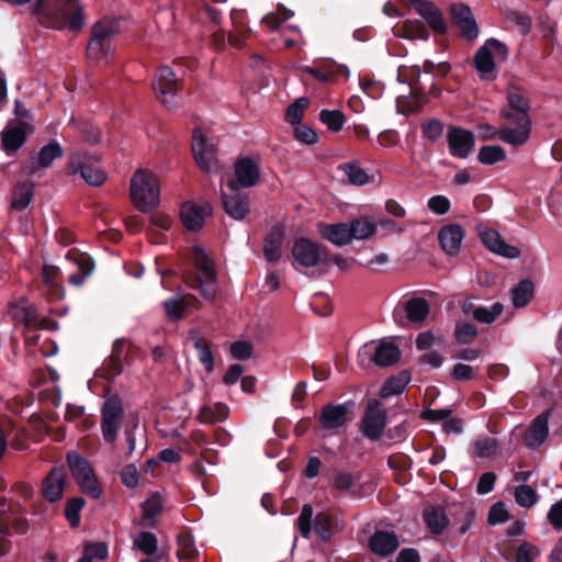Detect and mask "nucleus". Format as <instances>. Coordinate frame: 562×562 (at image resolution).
Returning <instances> with one entry per match:
<instances>
[{
  "label": "nucleus",
  "mask_w": 562,
  "mask_h": 562,
  "mask_svg": "<svg viewBox=\"0 0 562 562\" xmlns=\"http://www.w3.org/2000/svg\"><path fill=\"white\" fill-rule=\"evenodd\" d=\"M34 13L48 27L78 31L85 23L79 0H36Z\"/></svg>",
  "instance_id": "f257e3e1"
},
{
  "label": "nucleus",
  "mask_w": 562,
  "mask_h": 562,
  "mask_svg": "<svg viewBox=\"0 0 562 562\" xmlns=\"http://www.w3.org/2000/svg\"><path fill=\"white\" fill-rule=\"evenodd\" d=\"M130 196L133 205L142 212L156 209L160 202V183L155 173L138 169L131 179Z\"/></svg>",
  "instance_id": "f03ea898"
},
{
  "label": "nucleus",
  "mask_w": 562,
  "mask_h": 562,
  "mask_svg": "<svg viewBox=\"0 0 562 562\" xmlns=\"http://www.w3.org/2000/svg\"><path fill=\"white\" fill-rule=\"evenodd\" d=\"M192 260L194 272L188 279V284L198 289L201 294L209 301L215 299L216 273L213 260L199 246L192 248Z\"/></svg>",
  "instance_id": "7ed1b4c3"
},
{
  "label": "nucleus",
  "mask_w": 562,
  "mask_h": 562,
  "mask_svg": "<svg viewBox=\"0 0 562 562\" xmlns=\"http://www.w3.org/2000/svg\"><path fill=\"white\" fill-rule=\"evenodd\" d=\"M69 170L80 177L90 186L99 187L108 179V173L101 165L99 157L76 151L70 155Z\"/></svg>",
  "instance_id": "20e7f679"
},
{
  "label": "nucleus",
  "mask_w": 562,
  "mask_h": 562,
  "mask_svg": "<svg viewBox=\"0 0 562 562\" xmlns=\"http://www.w3.org/2000/svg\"><path fill=\"white\" fill-rule=\"evenodd\" d=\"M67 462L71 475L80 490L94 499L99 498L102 494V490L89 461L79 453L72 451L67 454Z\"/></svg>",
  "instance_id": "39448f33"
},
{
  "label": "nucleus",
  "mask_w": 562,
  "mask_h": 562,
  "mask_svg": "<svg viewBox=\"0 0 562 562\" xmlns=\"http://www.w3.org/2000/svg\"><path fill=\"white\" fill-rule=\"evenodd\" d=\"M401 351L392 342L373 341L364 344L358 351V363L362 368L369 367L372 362L379 367H389L400 360Z\"/></svg>",
  "instance_id": "423d86ee"
},
{
  "label": "nucleus",
  "mask_w": 562,
  "mask_h": 562,
  "mask_svg": "<svg viewBox=\"0 0 562 562\" xmlns=\"http://www.w3.org/2000/svg\"><path fill=\"white\" fill-rule=\"evenodd\" d=\"M119 31V22L115 19L106 18L95 23L87 47L89 58L99 60L108 56L112 38Z\"/></svg>",
  "instance_id": "0eeeda50"
},
{
  "label": "nucleus",
  "mask_w": 562,
  "mask_h": 562,
  "mask_svg": "<svg viewBox=\"0 0 562 562\" xmlns=\"http://www.w3.org/2000/svg\"><path fill=\"white\" fill-rule=\"evenodd\" d=\"M153 89L161 104L166 108L173 109L177 106V93L180 87L179 81L170 67L162 66L157 69L153 81Z\"/></svg>",
  "instance_id": "6e6552de"
},
{
  "label": "nucleus",
  "mask_w": 562,
  "mask_h": 562,
  "mask_svg": "<svg viewBox=\"0 0 562 562\" xmlns=\"http://www.w3.org/2000/svg\"><path fill=\"white\" fill-rule=\"evenodd\" d=\"M101 430L105 441L114 442L121 429L124 408L117 397L108 398L101 409Z\"/></svg>",
  "instance_id": "1a4fd4ad"
},
{
  "label": "nucleus",
  "mask_w": 562,
  "mask_h": 562,
  "mask_svg": "<svg viewBox=\"0 0 562 562\" xmlns=\"http://www.w3.org/2000/svg\"><path fill=\"white\" fill-rule=\"evenodd\" d=\"M234 179H228L226 182L227 188L235 192L239 188L255 187L260 177V169L258 164L248 157L239 158L234 165Z\"/></svg>",
  "instance_id": "9d476101"
},
{
  "label": "nucleus",
  "mask_w": 562,
  "mask_h": 562,
  "mask_svg": "<svg viewBox=\"0 0 562 562\" xmlns=\"http://www.w3.org/2000/svg\"><path fill=\"white\" fill-rule=\"evenodd\" d=\"M508 106L501 112L508 122L530 121V103L527 93L517 86H509L507 91Z\"/></svg>",
  "instance_id": "9b49d317"
},
{
  "label": "nucleus",
  "mask_w": 562,
  "mask_h": 562,
  "mask_svg": "<svg viewBox=\"0 0 562 562\" xmlns=\"http://www.w3.org/2000/svg\"><path fill=\"white\" fill-rule=\"evenodd\" d=\"M386 416L387 413L384 406L376 400H370L361 423L364 437L373 440L379 439L385 428Z\"/></svg>",
  "instance_id": "f8f14e48"
},
{
  "label": "nucleus",
  "mask_w": 562,
  "mask_h": 562,
  "mask_svg": "<svg viewBox=\"0 0 562 562\" xmlns=\"http://www.w3.org/2000/svg\"><path fill=\"white\" fill-rule=\"evenodd\" d=\"M507 55L506 46L496 41H487L476 53L474 64L476 70L484 78H488L494 70V60L504 59Z\"/></svg>",
  "instance_id": "ddd939ff"
},
{
  "label": "nucleus",
  "mask_w": 562,
  "mask_h": 562,
  "mask_svg": "<svg viewBox=\"0 0 562 562\" xmlns=\"http://www.w3.org/2000/svg\"><path fill=\"white\" fill-rule=\"evenodd\" d=\"M192 151L198 166L204 171H213L217 167L216 147L195 128L192 136Z\"/></svg>",
  "instance_id": "4468645a"
},
{
  "label": "nucleus",
  "mask_w": 562,
  "mask_h": 562,
  "mask_svg": "<svg viewBox=\"0 0 562 562\" xmlns=\"http://www.w3.org/2000/svg\"><path fill=\"white\" fill-rule=\"evenodd\" d=\"M451 156L465 159L472 153L475 138L472 132L460 127H451L447 134Z\"/></svg>",
  "instance_id": "2eb2a0df"
},
{
  "label": "nucleus",
  "mask_w": 562,
  "mask_h": 562,
  "mask_svg": "<svg viewBox=\"0 0 562 562\" xmlns=\"http://www.w3.org/2000/svg\"><path fill=\"white\" fill-rule=\"evenodd\" d=\"M63 154V147L57 142H50L43 146L37 155L30 158V160L23 166V171L29 176L34 175L40 169L48 168L53 161L60 158Z\"/></svg>",
  "instance_id": "dca6fc26"
},
{
  "label": "nucleus",
  "mask_w": 562,
  "mask_h": 562,
  "mask_svg": "<svg viewBox=\"0 0 562 562\" xmlns=\"http://www.w3.org/2000/svg\"><path fill=\"white\" fill-rule=\"evenodd\" d=\"M480 238L485 247L504 258L516 259L520 256V250L516 246H512L505 243L501 237L499 233L492 228H485L480 232Z\"/></svg>",
  "instance_id": "f3484780"
},
{
  "label": "nucleus",
  "mask_w": 562,
  "mask_h": 562,
  "mask_svg": "<svg viewBox=\"0 0 562 562\" xmlns=\"http://www.w3.org/2000/svg\"><path fill=\"white\" fill-rule=\"evenodd\" d=\"M292 255L294 258V266L311 268L315 267L321 261V248L314 241L307 238H300L295 240L292 247Z\"/></svg>",
  "instance_id": "a211bd4d"
},
{
  "label": "nucleus",
  "mask_w": 562,
  "mask_h": 562,
  "mask_svg": "<svg viewBox=\"0 0 562 562\" xmlns=\"http://www.w3.org/2000/svg\"><path fill=\"white\" fill-rule=\"evenodd\" d=\"M211 212L212 207L206 202L203 204L187 202L181 206L180 217L188 229L196 231L204 225L205 218Z\"/></svg>",
  "instance_id": "6ab92c4d"
},
{
  "label": "nucleus",
  "mask_w": 562,
  "mask_h": 562,
  "mask_svg": "<svg viewBox=\"0 0 562 562\" xmlns=\"http://www.w3.org/2000/svg\"><path fill=\"white\" fill-rule=\"evenodd\" d=\"M408 5L413 8L427 24L438 33H445L447 30L442 14L431 2L425 0H409Z\"/></svg>",
  "instance_id": "aec40b11"
},
{
  "label": "nucleus",
  "mask_w": 562,
  "mask_h": 562,
  "mask_svg": "<svg viewBox=\"0 0 562 562\" xmlns=\"http://www.w3.org/2000/svg\"><path fill=\"white\" fill-rule=\"evenodd\" d=\"M451 15L453 23L464 37L473 40L477 36V25L469 7L456 3L451 7Z\"/></svg>",
  "instance_id": "412c9836"
},
{
  "label": "nucleus",
  "mask_w": 562,
  "mask_h": 562,
  "mask_svg": "<svg viewBox=\"0 0 562 562\" xmlns=\"http://www.w3.org/2000/svg\"><path fill=\"white\" fill-rule=\"evenodd\" d=\"M464 232L458 224H448L438 233V239L442 250L448 256H456L460 251Z\"/></svg>",
  "instance_id": "4be33fe9"
},
{
  "label": "nucleus",
  "mask_w": 562,
  "mask_h": 562,
  "mask_svg": "<svg viewBox=\"0 0 562 562\" xmlns=\"http://www.w3.org/2000/svg\"><path fill=\"white\" fill-rule=\"evenodd\" d=\"M26 123L8 124L1 133L2 147L7 153H15L26 140Z\"/></svg>",
  "instance_id": "5701e85b"
},
{
  "label": "nucleus",
  "mask_w": 562,
  "mask_h": 562,
  "mask_svg": "<svg viewBox=\"0 0 562 562\" xmlns=\"http://www.w3.org/2000/svg\"><path fill=\"white\" fill-rule=\"evenodd\" d=\"M516 127H501L499 139L514 147L525 145L530 137L531 121L513 122Z\"/></svg>",
  "instance_id": "b1692460"
},
{
  "label": "nucleus",
  "mask_w": 562,
  "mask_h": 562,
  "mask_svg": "<svg viewBox=\"0 0 562 562\" xmlns=\"http://www.w3.org/2000/svg\"><path fill=\"white\" fill-rule=\"evenodd\" d=\"M65 472L63 468L54 467L43 482L42 493L49 502L59 499L64 493Z\"/></svg>",
  "instance_id": "393cba45"
},
{
  "label": "nucleus",
  "mask_w": 562,
  "mask_h": 562,
  "mask_svg": "<svg viewBox=\"0 0 562 562\" xmlns=\"http://www.w3.org/2000/svg\"><path fill=\"white\" fill-rule=\"evenodd\" d=\"M549 413L544 412L540 414L528 428L525 435V443L529 448H538L541 446L549 434Z\"/></svg>",
  "instance_id": "a878e982"
},
{
  "label": "nucleus",
  "mask_w": 562,
  "mask_h": 562,
  "mask_svg": "<svg viewBox=\"0 0 562 562\" xmlns=\"http://www.w3.org/2000/svg\"><path fill=\"white\" fill-rule=\"evenodd\" d=\"M224 210L232 218L241 221L249 213V200L246 194L233 192L232 195L222 193Z\"/></svg>",
  "instance_id": "bb28decb"
},
{
  "label": "nucleus",
  "mask_w": 562,
  "mask_h": 562,
  "mask_svg": "<svg viewBox=\"0 0 562 562\" xmlns=\"http://www.w3.org/2000/svg\"><path fill=\"white\" fill-rule=\"evenodd\" d=\"M400 546L398 539L394 532L376 531L370 539L371 550L379 555L387 557Z\"/></svg>",
  "instance_id": "cd10ccee"
},
{
  "label": "nucleus",
  "mask_w": 562,
  "mask_h": 562,
  "mask_svg": "<svg viewBox=\"0 0 562 562\" xmlns=\"http://www.w3.org/2000/svg\"><path fill=\"white\" fill-rule=\"evenodd\" d=\"M348 406L341 405H329L324 408L321 425L326 430H336L342 427L347 420Z\"/></svg>",
  "instance_id": "c85d7f7f"
},
{
  "label": "nucleus",
  "mask_w": 562,
  "mask_h": 562,
  "mask_svg": "<svg viewBox=\"0 0 562 562\" xmlns=\"http://www.w3.org/2000/svg\"><path fill=\"white\" fill-rule=\"evenodd\" d=\"M135 347L125 339H116L113 342L112 351L109 358V368L113 375H117L123 371V364L127 361L128 353Z\"/></svg>",
  "instance_id": "c756f323"
},
{
  "label": "nucleus",
  "mask_w": 562,
  "mask_h": 562,
  "mask_svg": "<svg viewBox=\"0 0 562 562\" xmlns=\"http://www.w3.org/2000/svg\"><path fill=\"white\" fill-rule=\"evenodd\" d=\"M321 235L336 246H345L352 241L348 223L324 225Z\"/></svg>",
  "instance_id": "7c9ffc66"
},
{
  "label": "nucleus",
  "mask_w": 562,
  "mask_h": 562,
  "mask_svg": "<svg viewBox=\"0 0 562 562\" xmlns=\"http://www.w3.org/2000/svg\"><path fill=\"white\" fill-rule=\"evenodd\" d=\"M395 36L404 37L407 40H424L428 38V31L425 25L418 20L407 19L393 27Z\"/></svg>",
  "instance_id": "2f4dec72"
},
{
  "label": "nucleus",
  "mask_w": 562,
  "mask_h": 562,
  "mask_svg": "<svg viewBox=\"0 0 562 562\" xmlns=\"http://www.w3.org/2000/svg\"><path fill=\"white\" fill-rule=\"evenodd\" d=\"M193 301H195V297L189 294H178L166 300L164 302V310L167 317L173 322L179 321L183 316L186 308L190 307Z\"/></svg>",
  "instance_id": "473e14b6"
},
{
  "label": "nucleus",
  "mask_w": 562,
  "mask_h": 562,
  "mask_svg": "<svg viewBox=\"0 0 562 562\" xmlns=\"http://www.w3.org/2000/svg\"><path fill=\"white\" fill-rule=\"evenodd\" d=\"M406 317L412 323H422L429 314V305L425 299L415 297L404 305Z\"/></svg>",
  "instance_id": "72a5a7b5"
},
{
  "label": "nucleus",
  "mask_w": 562,
  "mask_h": 562,
  "mask_svg": "<svg viewBox=\"0 0 562 562\" xmlns=\"http://www.w3.org/2000/svg\"><path fill=\"white\" fill-rule=\"evenodd\" d=\"M350 227L351 238L353 239H366L372 236L376 232V223L369 217H359L350 223H348Z\"/></svg>",
  "instance_id": "f704fd0d"
},
{
  "label": "nucleus",
  "mask_w": 562,
  "mask_h": 562,
  "mask_svg": "<svg viewBox=\"0 0 562 562\" xmlns=\"http://www.w3.org/2000/svg\"><path fill=\"white\" fill-rule=\"evenodd\" d=\"M532 294L533 283L529 280H522L512 290V302L515 307H524L531 300Z\"/></svg>",
  "instance_id": "c9c22d12"
},
{
  "label": "nucleus",
  "mask_w": 562,
  "mask_h": 562,
  "mask_svg": "<svg viewBox=\"0 0 562 562\" xmlns=\"http://www.w3.org/2000/svg\"><path fill=\"white\" fill-rule=\"evenodd\" d=\"M228 416V407L225 404L216 403L214 406L201 408L199 419L205 424H213L224 420Z\"/></svg>",
  "instance_id": "e433bc0d"
},
{
  "label": "nucleus",
  "mask_w": 562,
  "mask_h": 562,
  "mask_svg": "<svg viewBox=\"0 0 562 562\" xmlns=\"http://www.w3.org/2000/svg\"><path fill=\"white\" fill-rule=\"evenodd\" d=\"M409 381L406 372H402L396 376L390 378L381 387L380 395L382 397H390L392 395L401 394Z\"/></svg>",
  "instance_id": "4c0bfd02"
},
{
  "label": "nucleus",
  "mask_w": 562,
  "mask_h": 562,
  "mask_svg": "<svg viewBox=\"0 0 562 562\" xmlns=\"http://www.w3.org/2000/svg\"><path fill=\"white\" fill-rule=\"evenodd\" d=\"M133 546L146 555H153L158 549V541L149 531L139 532L133 540Z\"/></svg>",
  "instance_id": "58836bf2"
},
{
  "label": "nucleus",
  "mask_w": 562,
  "mask_h": 562,
  "mask_svg": "<svg viewBox=\"0 0 562 562\" xmlns=\"http://www.w3.org/2000/svg\"><path fill=\"white\" fill-rule=\"evenodd\" d=\"M506 153L501 146L487 145L479 150L477 160L483 165H493L505 160Z\"/></svg>",
  "instance_id": "ea45409f"
},
{
  "label": "nucleus",
  "mask_w": 562,
  "mask_h": 562,
  "mask_svg": "<svg viewBox=\"0 0 562 562\" xmlns=\"http://www.w3.org/2000/svg\"><path fill=\"white\" fill-rule=\"evenodd\" d=\"M198 551L194 547V541L191 535L183 532L178 537V551L177 555L180 560L191 562L196 557Z\"/></svg>",
  "instance_id": "a19ab883"
},
{
  "label": "nucleus",
  "mask_w": 562,
  "mask_h": 562,
  "mask_svg": "<svg viewBox=\"0 0 562 562\" xmlns=\"http://www.w3.org/2000/svg\"><path fill=\"white\" fill-rule=\"evenodd\" d=\"M425 521L434 533H440L448 525L446 515L436 508H428L424 513Z\"/></svg>",
  "instance_id": "79ce46f5"
},
{
  "label": "nucleus",
  "mask_w": 562,
  "mask_h": 562,
  "mask_svg": "<svg viewBox=\"0 0 562 562\" xmlns=\"http://www.w3.org/2000/svg\"><path fill=\"white\" fill-rule=\"evenodd\" d=\"M283 236L280 232L269 235L265 243V257L268 261H278L281 257Z\"/></svg>",
  "instance_id": "37998d69"
},
{
  "label": "nucleus",
  "mask_w": 562,
  "mask_h": 562,
  "mask_svg": "<svg viewBox=\"0 0 562 562\" xmlns=\"http://www.w3.org/2000/svg\"><path fill=\"white\" fill-rule=\"evenodd\" d=\"M505 20L517 27L522 34H528L531 30V18L522 11L507 10Z\"/></svg>",
  "instance_id": "c03bdc74"
},
{
  "label": "nucleus",
  "mask_w": 562,
  "mask_h": 562,
  "mask_svg": "<svg viewBox=\"0 0 562 562\" xmlns=\"http://www.w3.org/2000/svg\"><path fill=\"white\" fill-rule=\"evenodd\" d=\"M33 199V186L30 183L19 184L14 191L12 206L15 210H24Z\"/></svg>",
  "instance_id": "a18cd8bd"
},
{
  "label": "nucleus",
  "mask_w": 562,
  "mask_h": 562,
  "mask_svg": "<svg viewBox=\"0 0 562 562\" xmlns=\"http://www.w3.org/2000/svg\"><path fill=\"white\" fill-rule=\"evenodd\" d=\"M349 183L364 186L369 182V176L357 164L348 162L340 167Z\"/></svg>",
  "instance_id": "49530a36"
},
{
  "label": "nucleus",
  "mask_w": 562,
  "mask_h": 562,
  "mask_svg": "<svg viewBox=\"0 0 562 562\" xmlns=\"http://www.w3.org/2000/svg\"><path fill=\"white\" fill-rule=\"evenodd\" d=\"M504 306L499 302L494 303L491 307L477 306L473 310V317L477 322L491 324L502 314Z\"/></svg>",
  "instance_id": "de8ad7c7"
},
{
  "label": "nucleus",
  "mask_w": 562,
  "mask_h": 562,
  "mask_svg": "<svg viewBox=\"0 0 562 562\" xmlns=\"http://www.w3.org/2000/svg\"><path fill=\"white\" fill-rule=\"evenodd\" d=\"M473 454L477 458H491L497 451V441L491 437L479 438L473 443Z\"/></svg>",
  "instance_id": "09e8293b"
},
{
  "label": "nucleus",
  "mask_w": 562,
  "mask_h": 562,
  "mask_svg": "<svg viewBox=\"0 0 562 562\" xmlns=\"http://www.w3.org/2000/svg\"><path fill=\"white\" fill-rule=\"evenodd\" d=\"M319 120L333 132L340 131L345 124V116L339 110H322Z\"/></svg>",
  "instance_id": "8fccbe9b"
},
{
  "label": "nucleus",
  "mask_w": 562,
  "mask_h": 562,
  "mask_svg": "<svg viewBox=\"0 0 562 562\" xmlns=\"http://www.w3.org/2000/svg\"><path fill=\"white\" fill-rule=\"evenodd\" d=\"M515 499L519 506L529 508L537 503L538 496L530 485L521 484L515 490Z\"/></svg>",
  "instance_id": "3c124183"
},
{
  "label": "nucleus",
  "mask_w": 562,
  "mask_h": 562,
  "mask_svg": "<svg viewBox=\"0 0 562 562\" xmlns=\"http://www.w3.org/2000/svg\"><path fill=\"white\" fill-rule=\"evenodd\" d=\"M359 477L349 472L337 471L333 475V485L340 492H349L356 485Z\"/></svg>",
  "instance_id": "603ef678"
},
{
  "label": "nucleus",
  "mask_w": 562,
  "mask_h": 562,
  "mask_svg": "<svg viewBox=\"0 0 562 562\" xmlns=\"http://www.w3.org/2000/svg\"><path fill=\"white\" fill-rule=\"evenodd\" d=\"M83 505L85 501L80 497H75L67 502L65 514L71 527H77L79 525L80 510Z\"/></svg>",
  "instance_id": "864d4df0"
},
{
  "label": "nucleus",
  "mask_w": 562,
  "mask_h": 562,
  "mask_svg": "<svg viewBox=\"0 0 562 562\" xmlns=\"http://www.w3.org/2000/svg\"><path fill=\"white\" fill-rule=\"evenodd\" d=\"M308 105V100L306 98L297 99L293 104H291L285 113V119L291 124H300V121L303 116V112Z\"/></svg>",
  "instance_id": "5fc2aeb1"
},
{
  "label": "nucleus",
  "mask_w": 562,
  "mask_h": 562,
  "mask_svg": "<svg viewBox=\"0 0 562 562\" xmlns=\"http://www.w3.org/2000/svg\"><path fill=\"white\" fill-rule=\"evenodd\" d=\"M313 508L311 505L305 504L302 507L301 514L297 517V527L304 538H308L312 529Z\"/></svg>",
  "instance_id": "6e6d98bb"
},
{
  "label": "nucleus",
  "mask_w": 562,
  "mask_h": 562,
  "mask_svg": "<svg viewBox=\"0 0 562 562\" xmlns=\"http://www.w3.org/2000/svg\"><path fill=\"white\" fill-rule=\"evenodd\" d=\"M294 137L306 145H314L318 140L317 133L307 125L297 124L294 130Z\"/></svg>",
  "instance_id": "4d7b16f0"
},
{
  "label": "nucleus",
  "mask_w": 562,
  "mask_h": 562,
  "mask_svg": "<svg viewBox=\"0 0 562 562\" xmlns=\"http://www.w3.org/2000/svg\"><path fill=\"white\" fill-rule=\"evenodd\" d=\"M476 328L472 324L462 323L456 327V338L461 344H470L476 337Z\"/></svg>",
  "instance_id": "13d9d810"
},
{
  "label": "nucleus",
  "mask_w": 562,
  "mask_h": 562,
  "mask_svg": "<svg viewBox=\"0 0 562 562\" xmlns=\"http://www.w3.org/2000/svg\"><path fill=\"white\" fill-rule=\"evenodd\" d=\"M314 529L323 540L330 538V518L327 514H318L314 520Z\"/></svg>",
  "instance_id": "bf43d9fd"
},
{
  "label": "nucleus",
  "mask_w": 562,
  "mask_h": 562,
  "mask_svg": "<svg viewBox=\"0 0 562 562\" xmlns=\"http://www.w3.org/2000/svg\"><path fill=\"white\" fill-rule=\"evenodd\" d=\"M79 273L71 274L69 277V282L74 285H80L83 283L85 279L91 274L92 266L87 258H82L81 261H78Z\"/></svg>",
  "instance_id": "052dcab7"
},
{
  "label": "nucleus",
  "mask_w": 562,
  "mask_h": 562,
  "mask_svg": "<svg viewBox=\"0 0 562 562\" xmlns=\"http://www.w3.org/2000/svg\"><path fill=\"white\" fill-rule=\"evenodd\" d=\"M194 346L199 352L200 362L209 372H211L214 369V358L211 349L199 340L194 342Z\"/></svg>",
  "instance_id": "680f3d73"
},
{
  "label": "nucleus",
  "mask_w": 562,
  "mask_h": 562,
  "mask_svg": "<svg viewBox=\"0 0 562 562\" xmlns=\"http://www.w3.org/2000/svg\"><path fill=\"white\" fill-rule=\"evenodd\" d=\"M443 133V125L436 120L425 122L423 124V134L429 140H437Z\"/></svg>",
  "instance_id": "e2e57ef3"
},
{
  "label": "nucleus",
  "mask_w": 562,
  "mask_h": 562,
  "mask_svg": "<svg viewBox=\"0 0 562 562\" xmlns=\"http://www.w3.org/2000/svg\"><path fill=\"white\" fill-rule=\"evenodd\" d=\"M547 518L554 530H562V498L551 506Z\"/></svg>",
  "instance_id": "0e129e2a"
},
{
  "label": "nucleus",
  "mask_w": 562,
  "mask_h": 562,
  "mask_svg": "<svg viewBox=\"0 0 562 562\" xmlns=\"http://www.w3.org/2000/svg\"><path fill=\"white\" fill-rule=\"evenodd\" d=\"M428 207L436 214L442 215L450 210V201L445 195H435L428 200Z\"/></svg>",
  "instance_id": "69168bd1"
},
{
  "label": "nucleus",
  "mask_w": 562,
  "mask_h": 562,
  "mask_svg": "<svg viewBox=\"0 0 562 562\" xmlns=\"http://www.w3.org/2000/svg\"><path fill=\"white\" fill-rule=\"evenodd\" d=\"M83 557L90 561L92 559L103 560L108 557V547L102 542L88 544L85 548Z\"/></svg>",
  "instance_id": "338daca9"
},
{
  "label": "nucleus",
  "mask_w": 562,
  "mask_h": 562,
  "mask_svg": "<svg viewBox=\"0 0 562 562\" xmlns=\"http://www.w3.org/2000/svg\"><path fill=\"white\" fill-rule=\"evenodd\" d=\"M539 551L536 547L530 543H522L516 554L517 562H532L533 559L538 555Z\"/></svg>",
  "instance_id": "774afa93"
}]
</instances>
